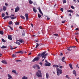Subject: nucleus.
Masks as SVG:
<instances>
[{"mask_svg":"<svg viewBox=\"0 0 79 79\" xmlns=\"http://www.w3.org/2000/svg\"><path fill=\"white\" fill-rule=\"evenodd\" d=\"M6 15L8 16V12H6Z\"/></svg>","mask_w":79,"mask_h":79,"instance_id":"51","label":"nucleus"},{"mask_svg":"<svg viewBox=\"0 0 79 79\" xmlns=\"http://www.w3.org/2000/svg\"><path fill=\"white\" fill-rule=\"evenodd\" d=\"M38 10L40 14H41L42 16H44V14H43V13H42V10H40V7L38 8Z\"/></svg>","mask_w":79,"mask_h":79,"instance_id":"8","label":"nucleus"},{"mask_svg":"<svg viewBox=\"0 0 79 79\" xmlns=\"http://www.w3.org/2000/svg\"><path fill=\"white\" fill-rule=\"evenodd\" d=\"M35 42H39V40H35Z\"/></svg>","mask_w":79,"mask_h":79,"instance_id":"57","label":"nucleus"},{"mask_svg":"<svg viewBox=\"0 0 79 79\" xmlns=\"http://www.w3.org/2000/svg\"><path fill=\"white\" fill-rule=\"evenodd\" d=\"M2 42H4V43L6 42V41H5V40H4V39H2Z\"/></svg>","mask_w":79,"mask_h":79,"instance_id":"37","label":"nucleus"},{"mask_svg":"<svg viewBox=\"0 0 79 79\" xmlns=\"http://www.w3.org/2000/svg\"><path fill=\"white\" fill-rule=\"evenodd\" d=\"M20 17L21 18H22V19H25V17H24V16H22V15H21L20 16Z\"/></svg>","mask_w":79,"mask_h":79,"instance_id":"26","label":"nucleus"},{"mask_svg":"<svg viewBox=\"0 0 79 79\" xmlns=\"http://www.w3.org/2000/svg\"><path fill=\"white\" fill-rule=\"evenodd\" d=\"M5 14L4 13H2V17H4L5 16Z\"/></svg>","mask_w":79,"mask_h":79,"instance_id":"39","label":"nucleus"},{"mask_svg":"<svg viewBox=\"0 0 79 79\" xmlns=\"http://www.w3.org/2000/svg\"><path fill=\"white\" fill-rule=\"evenodd\" d=\"M28 78L27 77L24 76L22 77V79H28Z\"/></svg>","mask_w":79,"mask_h":79,"instance_id":"17","label":"nucleus"},{"mask_svg":"<svg viewBox=\"0 0 79 79\" xmlns=\"http://www.w3.org/2000/svg\"><path fill=\"white\" fill-rule=\"evenodd\" d=\"M18 41L20 42V43H23V42H24V40H21V39H19V40H18Z\"/></svg>","mask_w":79,"mask_h":79,"instance_id":"15","label":"nucleus"},{"mask_svg":"<svg viewBox=\"0 0 79 79\" xmlns=\"http://www.w3.org/2000/svg\"><path fill=\"white\" fill-rule=\"evenodd\" d=\"M25 34H26V32L24 31H23L22 33V35L23 36H24L25 35Z\"/></svg>","mask_w":79,"mask_h":79,"instance_id":"27","label":"nucleus"},{"mask_svg":"<svg viewBox=\"0 0 79 79\" xmlns=\"http://www.w3.org/2000/svg\"><path fill=\"white\" fill-rule=\"evenodd\" d=\"M47 51H44L42 52L41 54V56H42V58H44V59L46 58V56L48 55V53H47ZM45 53H46L45 54Z\"/></svg>","mask_w":79,"mask_h":79,"instance_id":"1","label":"nucleus"},{"mask_svg":"<svg viewBox=\"0 0 79 79\" xmlns=\"http://www.w3.org/2000/svg\"><path fill=\"white\" fill-rule=\"evenodd\" d=\"M71 8H72V9H74V7L73 6H71Z\"/></svg>","mask_w":79,"mask_h":79,"instance_id":"43","label":"nucleus"},{"mask_svg":"<svg viewBox=\"0 0 79 79\" xmlns=\"http://www.w3.org/2000/svg\"><path fill=\"white\" fill-rule=\"evenodd\" d=\"M79 30V28H77L76 29H75V31H78Z\"/></svg>","mask_w":79,"mask_h":79,"instance_id":"62","label":"nucleus"},{"mask_svg":"<svg viewBox=\"0 0 79 79\" xmlns=\"http://www.w3.org/2000/svg\"><path fill=\"white\" fill-rule=\"evenodd\" d=\"M11 16H13V17H14L15 16V15H13V14H11Z\"/></svg>","mask_w":79,"mask_h":79,"instance_id":"61","label":"nucleus"},{"mask_svg":"<svg viewBox=\"0 0 79 79\" xmlns=\"http://www.w3.org/2000/svg\"><path fill=\"white\" fill-rule=\"evenodd\" d=\"M67 12L69 13H73V11L71 10H67Z\"/></svg>","mask_w":79,"mask_h":79,"instance_id":"25","label":"nucleus"},{"mask_svg":"<svg viewBox=\"0 0 79 79\" xmlns=\"http://www.w3.org/2000/svg\"><path fill=\"white\" fill-rule=\"evenodd\" d=\"M12 73H16V71L15 70H13L12 71Z\"/></svg>","mask_w":79,"mask_h":79,"instance_id":"34","label":"nucleus"},{"mask_svg":"<svg viewBox=\"0 0 79 79\" xmlns=\"http://www.w3.org/2000/svg\"><path fill=\"white\" fill-rule=\"evenodd\" d=\"M34 5H36V3L35 2L33 3Z\"/></svg>","mask_w":79,"mask_h":79,"instance_id":"63","label":"nucleus"},{"mask_svg":"<svg viewBox=\"0 0 79 79\" xmlns=\"http://www.w3.org/2000/svg\"><path fill=\"white\" fill-rule=\"evenodd\" d=\"M5 5L6 6H8V4H7V3H5Z\"/></svg>","mask_w":79,"mask_h":79,"instance_id":"46","label":"nucleus"},{"mask_svg":"<svg viewBox=\"0 0 79 79\" xmlns=\"http://www.w3.org/2000/svg\"><path fill=\"white\" fill-rule=\"evenodd\" d=\"M53 68H58V65H56V64L53 65Z\"/></svg>","mask_w":79,"mask_h":79,"instance_id":"19","label":"nucleus"},{"mask_svg":"<svg viewBox=\"0 0 79 79\" xmlns=\"http://www.w3.org/2000/svg\"><path fill=\"white\" fill-rule=\"evenodd\" d=\"M46 77L47 79H48V77H49L48 73H46Z\"/></svg>","mask_w":79,"mask_h":79,"instance_id":"21","label":"nucleus"},{"mask_svg":"<svg viewBox=\"0 0 79 79\" xmlns=\"http://www.w3.org/2000/svg\"><path fill=\"white\" fill-rule=\"evenodd\" d=\"M15 61L16 62H19V61H21V60H16Z\"/></svg>","mask_w":79,"mask_h":79,"instance_id":"40","label":"nucleus"},{"mask_svg":"<svg viewBox=\"0 0 79 79\" xmlns=\"http://www.w3.org/2000/svg\"><path fill=\"white\" fill-rule=\"evenodd\" d=\"M39 64L41 65V66H42V62H40Z\"/></svg>","mask_w":79,"mask_h":79,"instance_id":"54","label":"nucleus"},{"mask_svg":"<svg viewBox=\"0 0 79 79\" xmlns=\"http://www.w3.org/2000/svg\"><path fill=\"white\" fill-rule=\"evenodd\" d=\"M10 18L11 19H16V17H12L11 16H10Z\"/></svg>","mask_w":79,"mask_h":79,"instance_id":"24","label":"nucleus"},{"mask_svg":"<svg viewBox=\"0 0 79 79\" xmlns=\"http://www.w3.org/2000/svg\"><path fill=\"white\" fill-rule=\"evenodd\" d=\"M63 8H60V11H62V12H63Z\"/></svg>","mask_w":79,"mask_h":79,"instance_id":"42","label":"nucleus"},{"mask_svg":"<svg viewBox=\"0 0 79 79\" xmlns=\"http://www.w3.org/2000/svg\"><path fill=\"white\" fill-rule=\"evenodd\" d=\"M31 54H32V53L31 52H30L28 54V55H31Z\"/></svg>","mask_w":79,"mask_h":79,"instance_id":"55","label":"nucleus"},{"mask_svg":"<svg viewBox=\"0 0 79 79\" xmlns=\"http://www.w3.org/2000/svg\"><path fill=\"white\" fill-rule=\"evenodd\" d=\"M60 69H62V68H63V66H60Z\"/></svg>","mask_w":79,"mask_h":79,"instance_id":"53","label":"nucleus"},{"mask_svg":"<svg viewBox=\"0 0 79 79\" xmlns=\"http://www.w3.org/2000/svg\"><path fill=\"white\" fill-rule=\"evenodd\" d=\"M29 4H31V5H32V4L33 3V2H32V1L31 0H30L29 2Z\"/></svg>","mask_w":79,"mask_h":79,"instance_id":"22","label":"nucleus"},{"mask_svg":"<svg viewBox=\"0 0 79 79\" xmlns=\"http://www.w3.org/2000/svg\"><path fill=\"white\" fill-rule=\"evenodd\" d=\"M12 57H16V54H13L12 55Z\"/></svg>","mask_w":79,"mask_h":79,"instance_id":"41","label":"nucleus"},{"mask_svg":"<svg viewBox=\"0 0 79 79\" xmlns=\"http://www.w3.org/2000/svg\"><path fill=\"white\" fill-rule=\"evenodd\" d=\"M10 28L11 30H13V27H10Z\"/></svg>","mask_w":79,"mask_h":79,"instance_id":"60","label":"nucleus"},{"mask_svg":"<svg viewBox=\"0 0 79 79\" xmlns=\"http://www.w3.org/2000/svg\"><path fill=\"white\" fill-rule=\"evenodd\" d=\"M33 11L34 12V13H36L37 12V9H35V7H34L33 8Z\"/></svg>","mask_w":79,"mask_h":79,"instance_id":"10","label":"nucleus"},{"mask_svg":"<svg viewBox=\"0 0 79 79\" xmlns=\"http://www.w3.org/2000/svg\"><path fill=\"white\" fill-rule=\"evenodd\" d=\"M36 76L39 77H42V73L41 71L40 70H38L36 72Z\"/></svg>","mask_w":79,"mask_h":79,"instance_id":"2","label":"nucleus"},{"mask_svg":"<svg viewBox=\"0 0 79 79\" xmlns=\"http://www.w3.org/2000/svg\"><path fill=\"white\" fill-rule=\"evenodd\" d=\"M7 76L8 77V79H13V77L10 75V74H8L7 75Z\"/></svg>","mask_w":79,"mask_h":79,"instance_id":"6","label":"nucleus"},{"mask_svg":"<svg viewBox=\"0 0 79 79\" xmlns=\"http://www.w3.org/2000/svg\"><path fill=\"white\" fill-rule=\"evenodd\" d=\"M79 33L78 32H75V35H78V34H79Z\"/></svg>","mask_w":79,"mask_h":79,"instance_id":"45","label":"nucleus"},{"mask_svg":"<svg viewBox=\"0 0 79 79\" xmlns=\"http://www.w3.org/2000/svg\"><path fill=\"white\" fill-rule=\"evenodd\" d=\"M66 22V21L64 20V21H62V23H64Z\"/></svg>","mask_w":79,"mask_h":79,"instance_id":"47","label":"nucleus"},{"mask_svg":"<svg viewBox=\"0 0 79 79\" xmlns=\"http://www.w3.org/2000/svg\"><path fill=\"white\" fill-rule=\"evenodd\" d=\"M16 25H19V22H17L15 23Z\"/></svg>","mask_w":79,"mask_h":79,"instance_id":"33","label":"nucleus"},{"mask_svg":"<svg viewBox=\"0 0 79 79\" xmlns=\"http://www.w3.org/2000/svg\"><path fill=\"white\" fill-rule=\"evenodd\" d=\"M0 34L1 35H3V31H0Z\"/></svg>","mask_w":79,"mask_h":79,"instance_id":"29","label":"nucleus"},{"mask_svg":"<svg viewBox=\"0 0 79 79\" xmlns=\"http://www.w3.org/2000/svg\"><path fill=\"white\" fill-rule=\"evenodd\" d=\"M9 24L10 25H11V24H13V22L12 21H10L9 22Z\"/></svg>","mask_w":79,"mask_h":79,"instance_id":"30","label":"nucleus"},{"mask_svg":"<svg viewBox=\"0 0 79 79\" xmlns=\"http://www.w3.org/2000/svg\"><path fill=\"white\" fill-rule=\"evenodd\" d=\"M65 59V57H63L61 59V61L62 62H64V63H66V62L64 60Z\"/></svg>","mask_w":79,"mask_h":79,"instance_id":"12","label":"nucleus"},{"mask_svg":"<svg viewBox=\"0 0 79 79\" xmlns=\"http://www.w3.org/2000/svg\"><path fill=\"white\" fill-rule=\"evenodd\" d=\"M60 56H62V55H63V53H60Z\"/></svg>","mask_w":79,"mask_h":79,"instance_id":"64","label":"nucleus"},{"mask_svg":"<svg viewBox=\"0 0 79 79\" xmlns=\"http://www.w3.org/2000/svg\"><path fill=\"white\" fill-rule=\"evenodd\" d=\"M2 63L4 64H7V62H6V61L5 60H2Z\"/></svg>","mask_w":79,"mask_h":79,"instance_id":"14","label":"nucleus"},{"mask_svg":"<svg viewBox=\"0 0 79 79\" xmlns=\"http://www.w3.org/2000/svg\"><path fill=\"white\" fill-rule=\"evenodd\" d=\"M3 11H6V7L5 6H3Z\"/></svg>","mask_w":79,"mask_h":79,"instance_id":"18","label":"nucleus"},{"mask_svg":"<svg viewBox=\"0 0 79 79\" xmlns=\"http://www.w3.org/2000/svg\"><path fill=\"white\" fill-rule=\"evenodd\" d=\"M66 77L67 78V79H69V77L68 76V75H66Z\"/></svg>","mask_w":79,"mask_h":79,"instance_id":"50","label":"nucleus"},{"mask_svg":"<svg viewBox=\"0 0 79 79\" xmlns=\"http://www.w3.org/2000/svg\"><path fill=\"white\" fill-rule=\"evenodd\" d=\"M6 46H3L1 47V48H6Z\"/></svg>","mask_w":79,"mask_h":79,"instance_id":"35","label":"nucleus"},{"mask_svg":"<svg viewBox=\"0 0 79 79\" xmlns=\"http://www.w3.org/2000/svg\"><path fill=\"white\" fill-rule=\"evenodd\" d=\"M31 27H33V26H34V25H33V24H32V23H31Z\"/></svg>","mask_w":79,"mask_h":79,"instance_id":"58","label":"nucleus"},{"mask_svg":"<svg viewBox=\"0 0 79 79\" xmlns=\"http://www.w3.org/2000/svg\"><path fill=\"white\" fill-rule=\"evenodd\" d=\"M73 74L75 75V76H76L77 75L76 74V71H75V70H74L73 71Z\"/></svg>","mask_w":79,"mask_h":79,"instance_id":"16","label":"nucleus"},{"mask_svg":"<svg viewBox=\"0 0 79 79\" xmlns=\"http://www.w3.org/2000/svg\"><path fill=\"white\" fill-rule=\"evenodd\" d=\"M19 6H17L15 8V13H17V12H18L19 10Z\"/></svg>","mask_w":79,"mask_h":79,"instance_id":"5","label":"nucleus"},{"mask_svg":"<svg viewBox=\"0 0 79 79\" xmlns=\"http://www.w3.org/2000/svg\"><path fill=\"white\" fill-rule=\"evenodd\" d=\"M25 17L27 20H28V19H29L28 14H25Z\"/></svg>","mask_w":79,"mask_h":79,"instance_id":"11","label":"nucleus"},{"mask_svg":"<svg viewBox=\"0 0 79 79\" xmlns=\"http://www.w3.org/2000/svg\"><path fill=\"white\" fill-rule=\"evenodd\" d=\"M40 55H41V54H39L37 56L39 57V56H40Z\"/></svg>","mask_w":79,"mask_h":79,"instance_id":"52","label":"nucleus"},{"mask_svg":"<svg viewBox=\"0 0 79 79\" xmlns=\"http://www.w3.org/2000/svg\"><path fill=\"white\" fill-rule=\"evenodd\" d=\"M57 76H60V74H62V70L58 68L57 69Z\"/></svg>","mask_w":79,"mask_h":79,"instance_id":"3","label":"nucleus"},{"mask_svg":"<svg viewBox=\"0 0 79 79\" xmlns=\"http://www.w3.org/2000/svg\"><path fill=\"white\" fill-rule=\"evenodd\" d=\"M10 18L9 16H7L6 15L5 17L3 18V19H7V18Z\"/></svg>","mask_w":79,"mask_h":79,"instance_id":"20","label":"nucleus"},{"mask_svg":"<svg viewBox=\"0 0 79 79\" xmlns=\"http://www.w3.org/2000/svg\"><path fill=\"white\" fill-rule=\"evenodd\" d=\"M36 66L37 67V69H40V68L39 65H36Z\"/></svg>","mask_w":79,"mask_h":79,"instance_id":"31","label":"nucleus"},{"mask_svg":"<svg viewBox=\"0 0 79 79\" xmlns=\"http://www.w3.org/2000/svg\"><path fill=\"white\" fill-rule=\"evenodd\" d=\"M40 60V57H35L32 61L33 62H35V61H38L39 60Z\"/></svg>","mask_w":79,"mask_h":79,"instance_id":"4","label":"nucleus"},{"mask_svg":"<svg viewBox=\"0 0 79 79\" xmlns=\"http://www.w3.org/2000/svg\"><path fill=\"white\" fill-rule=\"evenodd\" d=\"M38 16L39 18H41V17L42 16V15H41L38 14Z\"/></svg>","mask_w":79,"mask_h":79,"instance_id":"28","label":"nucleus"},{"mask_svg":"<svg viewBox=\"0 0 79 79\" xmlns=\"http://www.w3.org/2000/svg\"><path fill=\"white\" fill-rule=\"evenodd\" d=\"M75 39L76 41L77 42H78V41H77V39L76 38H75Z\"/></svg>","mask_w":79,"mask_h":79,"instance_id":"59","label":"nucleus"},{"mask_svg":"<svg viewBox=\"0 0 79 79\" xmlns=\"http://www.w3.org/2000/svg\"><path fill=\"white\" fill-rule=\"evenodd\" d=\"M8 38L9 40H12L13 39L11 37V36L10 35H9L8 36Z\"/></svg>","mask_w":79,"mask_h":79,"instance_id":"7","label":"nucleus"},{"mask_svg":"<svg viewBox=\"0 0 79 79\" xmlns=\"http://www.w3.org/2000/svg\"><path fill=\"white\" fill-rule=\"evenodd\" d=\"M36 47H35V48H37V47H39V45H42V44H39L38 43H36Z\"/></svg>","mask_w":79,"mask_h":79,"instance_id":"13","label":"nucleus"},{"mask_svg":"<svg viewBox=\"0 0 79 79\" xmlns=\"http://www.w3.org/2000/svg\"><path fill=\"white\" fill-rule=\"evenodd\" d=\"M67 50H68V51H71L72 50V49L70 48H69L67 49Z\"/></svg>","mask_w":79,"mask_h":79,"instance_id":"36","label":"nucleus"},{"mask_svg":"<svg viewBox=\"0 0 79 79\" xmlns=\"http://www.w3.org/2000/svg\"><path fill=\"white\" fill-rule=\"evenodd\" d=\"M69 66L71 69H73V66H72V64H69Z\"/></svg>","mask_w":79,"mask_h":79,"instance_id":"23","label":"nucleus"},{"mask_svg":"<svg viewBox=\"0 0 79 79\" xmlns=\"http://www.w3.org/2000/svg\"><path fill=\"white\" fill-rule=\"evenodd\" d=\"M63 3H66V0H63Z\"/></svg>","mask_w":79,"mask_h":79,"instance_id":"44","label":"nucleus"},{"mask_svg":"<svg viewBox=\"0 0 79 79\" xmlns=\"http://www.w3.org/2000/svg\"><path fill=\"white\" fill-rule=\"evenodd\" d=\"M15 53H19V51L18 52H15Z\"/></svg>","mask_w":79,"mask_h":79,"instance_id":"56","label":"nucleus"},{"mask_svg":"<svg viewBox=\"0 0 79 79\" xmlns=\"http://www.w3.org/2000/svg\"><path fill=\"white\" fill-rule=\"evenodd\" d=\"M51 65V64L50 63H48L46 64H45V66H50Z\"/></svg>","mask_w":79,"mask_h":79,"instance_id":"9","label":"nucleus"},{"mask_svg":"<svg viewBox=\"0 0 79 79\" xmlns=\"http://www.w3.org/2000/svg\"><path fill=\"white\" fill-rule=\"evenodd\" d=\"M23 51H19V53H21V54H23Z\"/></svg>","mask_w":79,"mask_h":79,"instance_id":"38","label":"nucleus"},{"mask_svg":"<svg viewBox=\"0 0 79 79\" xmlns=\"http://www.w3.org/2000/svg\"><path fill=\"white\" fill-rule=\"evenodd\" d=\"M16 31L17 32V33H19V30H16Z\"/></svg>","mask_w":79,"mask_h":79,"instance_id":"48","label":"nucleus"},{"mask_svg":"<svg viewBox=\"0 0 79 79\" xmlns=\"http://www.w3.org/2000/svg\"><path fill=\"white\" fill-rule=\"evenodd\" d=\"M54 35H55V36H58V34H54Z\"/></svg>","mask_w":79,"mask_h":79,"instance_id":"49","label":"nucleus"},{"mask_svg":"<svg viewBox=\"0 0 79 79\" xmlns=\"http://www.w3.org/2000/svg\"><path fill=\"white\" fill-rule=\"evenodd\" d=\"M15 44H18V45H20V43L19 42L17 41L15 43Z\"/></svg>","mask_w":79,"mask_h":79,"instance_id":"32","label":"nucleus"}]
</instances>
